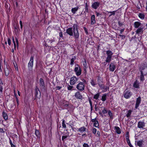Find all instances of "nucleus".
Returning a JSON list of instances; mask_svg holds the SVG:
<instances>
[{"label": "nucleus", "instance_id": "aec40b11", "mask_svg": "<svg viewBox=\"0 0 147 147\" xmlns=\"http://www.w3.org/2000/svg\"><path fill=\"white\" fill-rule=\"evenodd\" d=\"M139 82L137 81H136L133 84V87L135 88H139L140 87Z\"/></svg>", "mask_w": 147, "mask_h": 147}, {"label": "nucleus", "instance_id": "393cba45", "mask_svg": "<svg viewBox=\"0 0 147 147\" xmlns=\"http://www.w3.org/2000/svg\"><path fill=\"white\" fill-rule=\"evenodd\" d=\"M79 9L78 7H76L72 8L71 9V12L74 14Z\"/></svg>", "mask_w": 147, "mask_h": 147}, {"label": "nucleus", "instance_id": "bf43d9fd", "mask_svg": "<svg viewBox=\"0 0 147 147\" xmlns=\"http://www.w3.org/2000/svg\"><path fill=\"white\" fill-rule=\"evenodd\" d=\"M84 29L86 33L87 34H88V32L86 28V27H84Z\"/></svg>", "mask_w": 147, "mask_h": 147}, {"label": "nucleus", "instance_id": "3c124183", "mask_svg": "<svg viewBox=\"0 0 147 147\" xmlns=\"http://www.w3.org/2000/svg\"><path fill=\"white\" fill-rule=\"evenodd\" d=\"M96 132V128H94L92 131V132L93 134H95Z\"/></svg>", "mask_w": 147, "mask_h": 147}, {"label": "nucleus", "instance_id": "8fccbe9b", "mask_svg": "<svg viewBox=\"0 0 147 147\" xmlns=\"http://www.w3.org/2000/svg\"><path fill=\"white\" fill-rule=\"evenodd\" d=\"M7 42L8 45H11V40L10 38H7Z\"/></svg>", "mask_w": 147, "mask_h": 147}, {"label": "nucleus", "instance_id": "774afa93", "mask_svg": "<svg viewBox=\"0 0 147 147\" xmlns=\"http://www.w3.org/2000/svg\"><path fill=\"white\" fill-rule=\"evenodd\" d=\"M50 42L51 43L55 41V40L54 39H52L51 40H50Z\"/></svg>", "mask_w": 147, "mask_h": 147}, {"label": "nucleus", "instance_id": "f3484780", "mask_svg": "<svg viewBox=\"0 0 147 147\" xmlns=\"http://www.w3.org/2000/svg\"><path fill=\"white\" fill-rule=\"evenodd\" d=\"M40 85L42 88L45 87V83L43 80L42 78H40L39 80Z\"/></svg>", "mask_w": 147, "mask_h": 147}, {"label": "nucleus", "instance_id": "cd10ccee", "mask_svg": "<svg viewBox=\"0 0 147 147\" xmlns=\"http://www.w3.org/2000/svg\"><path fill=\"white\" fill-rule=\"evenodd\" d=\"M107 94H104L102 95V97L101 100L103 102L106 100V96Z\"/></svg>", "mask_w": 147, "mask_h": 147}, {"label": "nucleus", "instance_id": "49530a36", "mask_svg": "<svg viewBox=\"0 0 147 147\" xmlns=\"http://www.w3.org/2000/svg\"><path fill=\"white\" fill-rule=\"evenodd\" d=\"M108 111L105 108H104L103 110L102 111V113L103 114H106L107 113Z\"/></svg>", "mask_w": 147, "mask_h": 147}, {"label": "nucleus", "instance_id": "1a4fd4ad", "mask_svg": "<svg viewBox=\"0 0 147 147\" xmlns=\"http://www.w3.org/2000/svg\"><path fill=\"white\" fill-rule=\"evenodd\" d=\"M147 67V64L146 63H144L142 64L139 67V70L140 72H144L143 70H144Z\"/></svg>", "mask_w": 147, "mask_h": 147}, {"label": "nucleus", "instance_id": "c03bdc74", "mask_svg": "<svg viewBox=\"0 0 147 147\" xmlns=\"http://www.w3.org/2000/svg\"><path fill=\"white\" fill-rule=\"evenodd\" d=\"M65 121L64 120H63L62 121V125L63 128H65L66 127V125L65 123Z\"/></svg>", "mask_w": 147, "mask_h": 147}, {"label": "nucleus", "instance_id": "20e7f679", "mask_svg": "<svg viewBox=\"0 0 147 147\" xmlns=\"http://www.w3.org/2000/svg\"><path fill=\"white\" fill-rule=\"evenodd\" d=\"M106 54L107 57L105 61L109 63L111 61V58L113 53L111 51L108 50L106 51Z\"/></svg>", "mask_w": 147, "mask_h": 147}, {"label": "nucleus", "instance_id": "4468645a", "mask_svg": "<svg viewBox=\"0 0 147 147\" xmlns=\"http://www.w3.org/2000/svg\"><path fill=\"white\" fill-rule=\"evenodd\" d=\"M145 126V123L142 121H139L138 123V127L139 128H143Z\"/></svg>", "mask_w": 147, "mask_h": 147}, {"label": "nucleus", "instance_id": "7c9ffc66", "mask_svg": "<svg viewBox=\"0 0 147 147\" xmlns=\"http://www.w3.org/2000/svg\"><path fill=\"white\" fill-rule=\"evenodd\" d=\"M132 112V111L131 110H129L128 111L127 114L126 115L127 117H129L130 116Z\"/></svg>", "mask_w": 147, "mask_h": 147}, {"label": "nucleus", "instance_id": "e2e57ef3", "mask_svg": "<svg viewBox=\"0 0 147 147\" xmlns=\"http://www.w3.org/2000/svg\"><path fill=\"white\" fill-rule=\"evenodd\" d=\"M97 120H96V118H95L94 119H93L92 120V122H93L94 123L96 121H97Z\"/></svg>", "mask_w": 147, "mask_h": 147}, {"label": "nucleus", "instance_id": "7ed1b4c3", "mask_svg": "<svg viewBox=\"0 0 147 147\" xmlns=\"http://www.w3.org/2000/svg\"><path fill=\"white\" fill-rule=\"evenodd\" d=\"M74 70L77 76H79L81 74L82 70L78 64L75 65Z\"/></svg>", "mask_w": 147, "mask_h": 147}, {"label": "nucleus", "instance_id": "a18cd8bd", "mask_svg": "<svg viewBox=\"0 0 147 147\" xmlns=\"http://www.w3.org/2000/svg\"><path fill=\"white\" fill-rule=\"evenodd\" d=\"M129 132L128 131L127 132L125 136V138L126 139V140H129Z\"/></svg>", "mask_w": 147, "mask_h": 147}, {"label": "nucleus", "instance_id": "473e14b6", "mask_svg": "<svg viewBox=\"0 0 147 147\" xmlns=\"http://www.w3.org/2000/svg\"><path fill=\"white\" fill-rule=\"evenodd\" d=\"M35 134L38 138H39L40 137V133L39 131L37 130H36L35 131Z\"/></svg>", "mask_w": 147, "mask_h": 147}, {"label": "nucleus", "instance_id": "338daca9", "mask_svg": "<svg viewBox=\"0 0 147 147\" xmlns=\"http://www.w3.org/2000/svg\"><path fill=\"white\" fill-rule=\"evenodd\" d=\"M16 43H17V45H18V38H16Z\"/></svg>", "mask_w": 147, "mask_h": 147}, {"label": "nucleus", "instance_id": "f704fd0d", "mask_svg": "<svg viewBox=\"0 0 147 147\" xmlns=\"http://www.w3.org/2000/svg\"><path fill=\"white\" fill-rule=\"evenodd\" d=\"M73 88V87L72 86H70L69 85H67V88L68 90H73L72 89Z\"/></svg>", "mask_w": 147, "mask_h": 147}, {"label": "nucleus", "instance_id": "a19ab883", "mask_svg": "<svg viewBox=\"0 0 147 147\" xmlns=\"http://www.w3.org/2000/svg\"><path fill=\"white\" fill-rule=\"evenodd\" d=\"M108 115L111 119H113V117L111 111L110 110H109L108 111Z\"/></svg>", "mask_w": 147, "mask_h": 147}, {"label": "nucleus", "instance_id": "412c9836", "mask_svg": "<svg viewBox=\"0 0 147 147\" xmlns=\"http://www.w3.org/2000/svg\"><path fill=\"white\" fill-rule=\"evenodd\" d=\"M141 23L138 22H136L134 24V26L135 28H138L141 25Z\"/></svg>", "mask_w": 147, "mask_h": 147}, {"label": "nucleus", "instance_id": "f03ea898", "mask_svg": "<svg viewBox=\"0 0 147 147\" xmlns=\"http://www.w3.org/2000/svg\"><path fill=\"white\" fill-rule=\"evenodd\" d=\"M66 33L70 36H73L75 40H78L79 38V33L78 30V26L76 24H74L72 28H68L66 31Z\"/></svg>", "mask_w": 147, "mask_h": 147}, {"label": "nucleus", "instance_id": "4c0bfd02", "mask_svg": "<svg viewBox=\"0 0 147 147\" xmlns=\"http://www.w3.org/2000/svg\"><path fill=\"white\" fill-rule=\"evenodd\" d=\"M144 15L142 13H140L139 14V17L140 18L143 19L144 18Z\"/></svg>", "mask_w": 147, "mask_h": 147}, {"label": "nucleus", "instance_id": "9b49d317", "mask_svg": "<svg viewBox=\"0 0 147 147\" xmlns=\"http://www.w3.org/2000/svg\"><path fill=\"white\" fill-rule=\"evenodd\" d=\"M141 97L139 96L136 99V102L135 104V108L136 109H137L138 107L139 106L140 104L141 103Z\"/></svg>", "mask_w": 147, "mask_h": 147}, {"label": "nucleus", "instance_id": "0e129e2a", "mask_svg": "<svg viewBox=\"0 0 147 147\" xmlns=\"http://www.w3.org/2000/svg\"><path fill=\"white\" fill-rule=\"evenodd\" d=\"M59 36L60 37H62L63 36V34L62 32H60L59 33Z\"/></svg>", "mask_w": 147, "mask_h": 147}, {"label": "nucleus", "instance_id": "c756f323", "mask_svg": "<svg viewBox=\"0 0 147 147\" xmlns=\"http://www.w3.org/2000/svg\"><path fill=\"white\" fill-rule=\"evenodd\" d=\"M98 84L100 86V84L102 82L101 78L100 76H98L97 79Z\"/></svg>", "mask_w": 147, "mask_h": 147}, {"label": "nucleus", "instance_id": "ea45409f", "mask_svg": "<svg viewBox=\"0 0 147 147\" xmlns=\"http://www.w3.org/2000/svg\"><path fill=\"white\" fill-rule=\"evenodd\" d=\"M94 126L96 127H98L99 126V123L98 121L94 123Z\"/></svg>", "mask_w": 147, "mask_h": 147}, {"label": "nucleus", "instance_id": "b1692460", "mask_svg": "<svg viewBox=\"0 0 147 147\" xmlns=\"http://www.w3.org/2000/svg\"><path fill=\"white\" fill-rule=\"evenodd\" d=\"M144 141L143 140H139L137 142V144L140 147L142 146Z\"/></svg>", "mask_w": 147, "mask_h": 147}, {"label": "nucleus", "instance_id": "e433bc0d", "mask_svg": "<svg viewBox=\"0 0 147 147\" xmlns=\"http://www.w3.org/2000/svg\"><path fill=\"white\" fill-rule=\"evenodd\" d=\"M88 101L89 102L90 105V108H91V111H92V103L91 101V100L89 98L88 99Z\"/></svg>", "mask_w": 147, "mask_h": 147}, {"label": "nucleus", "instance_id": "79ce46f5", "mask_svg": "<svg viewBox=\"0 0 147 147\" xmlns=\"http://www.w3.org/2000/svg\"><path fill=\"white\" fill-rule=\"evenodd\" d=\"M116 11H109L108 12L109 13H111V14L109 15V16H111L112 15H115V12Z\"/></svg>", "mask_w": 147, "mask_h": 147}, {"label": "nucleus", "instance_id": "37998d69", "mask_svg": "<svg viewBox=\"0 0 147 147\" xmlns=\"http://www.w3.org/2000/svg\"><path fill=\"white\" fill-rule=\"evenodd\" d=\"M126 141L128 144L129 146V147H133L132 145L130 143L129 140H127Z\"/></svg>", "mask_w": 147, "mask_h": 147}, {"label": "nucleus", "instance_id": "69168bd1", "mask_svg": "<svg viewBox=\"0 0 147 147\" xmlns=\"http://www.w3.org/2000/svg\"><path fill=\"white\" fill-rule=\"evenodd\" d=\"M97 135H98V136H100V133L99 131H97Z\"/></svg>", "mask_w": 147, "mask_h": 147}, {"label": "nucleus", "instance_id": "c9c22d12", "mask_svg": "<svg viewBox=\"0 0 147 147\" xmlns=\"http://www.w3.org/2000/svg\"><path fill=\"white\" fill-rule=\"evenodd\" d=\"M88 5L87 2L85 4V11L88 13Z\"/></svg>", "mask_w": 147, "mask_h": 147}, {"label": "nucleus", "instance_id": "9d476101", "mask_svg": "<svg viewBox=\"0 0 147 147\" xmlns=\"http://www.w3.org/2000/svg\"><path fill=\"white\" fill-rule=\"evenodd\" d=\"M141 75L140 76V80L141 81H143L144 80V76L147 75V69H146V71L144 72H140Z\"/></svg>", "mask_w": 147, "mask_h": 147}, {"label": "nucleus", "instance_id": "6e6552de", "mask_svg": "<svg viewBox=\"0 0 147 147\" xmlns=\"http://www.w3.org/2000/svg\"><path fill=\"white\" fill-rule=\"evenodd\" d=\"M78 78L75 76H73L71 78L70 80V84L71 85H74L78 80Z\"/></svg>", "mask_w": 147, "mask_h": 147}, {"label": "nucleus", "instance_id": "de8ad7c7", "mask_svg": "<svg viewBox=\"0 0 147 147\" xmlns=\"http://www.w3.org/2000/svg\"><path fill=\"white\" fill-rule=\"evenodd\" d=\"M68 136H62V140L63 141H65V139H66V138Z\"/></svg>", "mask_w": 147, "mask_h": 147}, {"label": "nucleus", "instance_id": "2eb2a0df", "mask_svg": "<svg viewBox=\"0 0 147 147\" xmlns=\"http://www.w3.org/2000/svg\"><path fill=\"white\" fill-rule=\"evenodd\" d=\"M100 4V3L98 2H94L92 4V7L94 9H96L99 6Z\"/></svg>", "mask_w": 147, "mask_h": 147}, {"label": "nucleus", "instance_id": "ddd939ff", "mask_svg": "<svg viewBox=\"0 0 147 147\" xmlns=\"http://www.w3.org/2000/svg\"><path fill=\"white\" fill-rule=\"evenodd\" d=\"M132 93L129 91H127L125 92L124 94V97L126 98H129L131 95Z\"/></svg>", "mask_w": 147, "mask_h": 147}, {"label": "nucleus", "instance_id": "4d7b16f0", "mask_svg": "<svg viewBox=\"0 0 147 147\" xmlns=\"http://www.w3.org/2000/svg\"><path fill=\"white\" fill-rule=\"evenodd\" d=\"M83 147H89V145L88 144L85 143L83 144Z\"/></svg>", "mask_w": 147, "mask_h": 147}, {"label": "nucleus", "instance_id": "5701e85b", "mask_svg": "<svg viewBox=\"0 0 147 147\" xmlns=\"http://www.w3.org/2000/svg\"><path fill=\"white\" fill-rule=\"evenodd\" d=\"M86 129V128L84 127H82L79 128L78 129V131L82 133L83 132L85 131Z\"/></svg>", "mask_w": 147, "mask_h": 147}, {"label": "nucleus", "instance_id": "c85d7f7f", "mask_svg": "<svg viewBox=\"0 0 147 147\" xmlns=\"http://www.w3.org/2000/svg\"><path fill=\"white\" fill-rule=\"evenodd\" d=\"M90 83L91 85L94 86L95 87V86L97 85V83L96 82H95L94 80H91Z\"/></svg>", "mask_w": 147, "mask_h": 147}, {"label": "nucleus", "instance_id": "dca6fc26", "mask_svg": "<svg viewBox=\"0 0 147 147\" xmlns=\"http://www.w3.org/2000/svg\"><path fill=\"white\" fill-rule=\"evenodd\" d=\"M115 65L113 63H111L109 65L110 71L112 72L115 69Z\"/></svg>", "mask_w": 147, "mask_h": 147}, {"label": "nucleus", "instance_id": "58836bf2", "mask_svg": "<svg viewBox=\"0 0 147 147\" xmlns=\"http://www.w3.org/2000/svg\"><path fill=\"white\" fill-rule=\"evenodd\" d=\"M83 65L84 66V69H85V68L86 69L87 68L88 66L87 65V63H86V60H85L84 62V63H83Z\"/></svg>", "mask_w": 147, "mask_h": 147}, {"label": "nucleus", "instance_id": "5fc2aeb1", "mask_svg": "<svg viewBox=\"0 0 147 147\" xmlns=\"http://www.w3.org/2000/svg\"><path fill=\"white\" fill-rule=\"evenodd\" d=\"M3 89V88L2 86L1 85H0V93H2Z\"/></svg>", "mask_w": 147, "mask_h": 147}, {"label": "nucleus", "instance_id": "09e8293b", "mask_svg": "<svg viewBox=\"0 0 147 147\" xmlns=\"http://www.w3.org/2000/svg\"><path fill=\"white\" fill-rule=\"evenodd\" d=\"M119 36L122 39H123L125 38L126 36L125 35L119 34Z\"/></svg>", "mask_w": 147, "mask_h": 147}, {"label": "nucleus", "instance_id": "39448f33", "mask_svg": "<svg viewBox=\"0 0 147 147\" xmlns=\"http://www.w3.org/2000/svg\"><path fill=\"white\" fill-rule=\"evenodd\" d=\"M76 88L80 91H82L84 90L85 85L82 82H80L76 86Z\"/></svg>", "mask_w": 147, "mask_h": 147}, {"label": "nucleus", "instance_id": "4be33fe9", "mask_svg": "<svg viewBox=\"0 0 147 147\" xmlns=\"http://www.w3.org/2000/svg\"><path fill=\"white\" fill-rule=\"evenodd\" d=\"M10 70L9 67H7L5 69V74L6 76H7L9 75Z\"/></svg>", "mask_w": 147, "mask_h": 147}, {"label": "nucleus", "instance_id": "0eeeda50", "mask_svg": "<svg viewBox=\"0 0 147 147\" xmlns=\"http://www.w3.org/2000/svg\"><path fill=\"white\" fill-rule=\"evenodd\" d=\"M35 96L36 98H39L41 96V93L38 87L36 86L35 90Z\"/></svg>", "mask_w": 147, "mask_h": 147}, {"label": "nucleus", "instance_id": "6e6d98bb", "mask_svg": "<svg viewBox=\"0 0 147 147\" xmlns=\"http://www.w3.org/2000/svg\"><path fill=\"white\" fill-rule=\"evenodd\" d=\"M118 25L119 26H121L123 25V24L120 21H119L118 22Z\"/></svg>", "mask_w": 147, "mask_h": 147}, {"label": "nucleus", "instance_id": "6ab92c4d", "mask_svg": "<svg viewBox=\"0 0 147 147\" xmlns=\"http://www.w3.org/2000/svg\"><path fill=\"white\" fill-rule=\"evenodd\" d=\"M115 132L118 134H120L121 133V131L120 128L118 127L115 126L114 128Z\"/></svg>", "mask_w": 147, "mask_h": 147}, {"label": "nucleus", "instance_id": "423d86ee", "mask_svg": "<svg viewBox=\"0 0 147 147\" xmlns=\"http://www.w3.org/2000/svg\"><path fill=\"white\" fill-rule=\"evenodd\" d=\"M34 57L31 56L29 62L28 64V67L29 69H31L33 66Z\"/></svg>", "mask_w": 147, "mask_h": 147}, {"label": "nucleus", "instance_id": "bb28decb", "mask_svg": "<svg viewBox=\"0 0 147 147\" xmlns=\"http://www.w3.org/2000/svg\"><path fill=\"white\" fill-rule=\"evenodd\" d=\"M3 117L5 120H7L8 119L7 115V113L4 112L2 113Z\"/></svg>", "mask_w": 147, "mask_h": 147}, {"label": "nucleus", "instance_id": "a211bd4d", "mask_svg": "<svg viewBox=\"0 0 147 147\" xmlns=\"http://www.w3.org/2000/svg\"><path fill=\"white\" fill-rule=\"evenodd\" d=\"M95 23V16L94 15H92L91 17V24L92 25L94 24Z\"/></svg>", "mask_w": 147, "mask_h": 147}, {"label": "nucleus", "instance_id": "864d4df0", "mask_svg": "<svg viewBox=\"0 0 147 147\" xmlns=\"http://www.w3.org/2000/svg\"><path fill=\"white\" fill-rule=\"evenodd\" d=\"M15 96H16V101L17 103V104L18 105H19V100H18V98L17 96H16V94H15Z\"/></svg>", "mask_w": 147, "mask_h": 147}, {"label": "nucleus", "instance_id": "72a5a7b5", "mask_svg": "<svg viewBox=\"0 0 147 147\" xmlns=\"http://www.w3.org/2000/svg\"><path fill=\"white\" fill-rule=\"evenodd\" d=\"M76 57L75 56H74V57L72 58L71 60L70 65H73L74 63V61L76 60Z\"/></svg>", "mask_w": 147, "mask_h": 147}, {"label": "nucleus", "instance_id": "13d9d810", "mask_svg": "<svg viewBox=\"0 0 147 147\" xmlns=\"http://www.w3.org/2000/svg\"><path fill=\"white\" fill-rule=\"evenodd\" d=\"M62 88V86H57L56 87V90H60Z\"/></svg>", "mask_w": 147, "mask_h": 147}, {"label": "nucleus", "instance_id": "a878e982", "mask_svg": "<svg viewBox=\"0 0 147 147\" xmlns=\"http://www.w3.org/2000/svg\"><path fill=\"white\" fill-rule=\"evenodd\" d=\"M143 28H141L140 27L139 28H138L137 30H136V33L137 34H138L139 33H140V32H143Z\"/></svg>", "mask_w": 147, "mask_h": 147}, {"label": "nucleus", "instance_id": "f8f14e48", "mask_svg": "<svg viewBox=\"0 0 147 147\" xmlns=\"http://www.w3.org/2000/svg\"><path fill=\"white\" fill-rule=\"evenodd\" d=\"M75 96L76 98L82 100L83 98V97L80 92L78 91L76 92L75 94Z\"/></svg>", "mask_w": 147, "mask_h": 147}, {"label": "nucleus", "instance_id": "680f3d73", "mask_svg": "<svg viewBox=\"0 0 147 147\" xmlns=\"http://www.w3.org/2000/svg\"><path fill=\"white\" fill-rule=\"evenodd\" d=\"M124 30H125L124 28H123V29H121L120 30V34H122L123 33V32L124 31Z\"/></svg>", "mask_w": 147, "mask_h": 147}, {"label": "nucleus", "instance_id": "052dcab7", "mask_svg": "<svg viewBox=\"0 0 147 147\" xmlns=\"http://www.w3.org/2000/svg\"><path fill=\"white\" fill-rule=\"evenodd\" d=\"M95 13H96V16H99L100 15H101V14L97 12V11H96L95 12Z\"/></svg>", "mask_w": 147, "mask_h": 147}, {"label": "nucleus", "instance_id": "f257e3e1", "mask_svg": "<svg viewBox=\"0 0 147 147\" xmlns=\"http://www.w3.org/2000/svg\"><path fill=\"white\" fill-rule=\"evenodd\" d=\"M66 33L70 36H73L75 40H78L79 38V33L78 30V26L76 24H74L72 28H68L66 31Z\"/></svg>", "mask_w": 147, "mask_h": 147}, {"label": "nucleus", "instance_id": "2f4dec72", "mask_svg": "<svg viewBox=\"0 0 147 147\" xmlns=\"http://www.w3.org/2000/svg\"><path fill=\"white\" fill-rule=\"evenodd\" d=\"M100 94V93H98L96 94H95L93 97V98L96 100L98 99V98L99 97Z\"/></svg>", "mask_w": 147, "mask_h": 147}, {"label": "nucleus", "instance_id": "603ef678", "mask_svg": "<svg viewBox=\"0 0 147 147\" xmlns=\"http://www.w3.org/2000/svg\"><path fill=\"white\" fill-rule=\"evenodd\" d=\"M4 133L5 131H3V128H0V134H4Z\"/></svg>", "mask_w": 147, "mask_h": 147}]
</instances>
